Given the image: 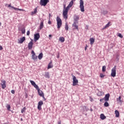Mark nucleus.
Wrapping results in <instances>:
<instances>
[{
  "instance_id": "nucleus-15",
  "label": "nucleus",
  "mask_w": 124,
  "mask_h": 124,
  "mask_svg": "<svg viewBox=\"0 0 124 124\" xmlns=\"http://www.w3.org/2000/svg\"><path fill=\"white\" fill-rule=\"evenodd\" d=\"M30 82L32 86H33L34 88L35 89H38V86L35 84V82L32 80H30Z\"/></svg>"
},
{
  "instance_id": "nucleus-37",
  "label": "nucleus",
  "mask_w": 124,
  "mask_h": 124,
  "mask_svg": "<svg viewBox=\"0 0 124 124\" xmlns=\"http://www.w3.org/2000/svg\"><path fill=\"white\" fill-rule=\"evenodd\" d=\"M105 76L104 75H103V74H100V77H101V78H104V77H105Z\"/></svg>"
},
{
  "instance_id": "nucleus-33",
  "label": "nucleus",
  "mask_w": 124,
  "mask_h": 124,
  "mask_svg": "<svg viewBox=\"0 0 124 124\" xmlns=\"http://www.w3.org/2000/svg\"><path fill=\"white\" fill-rule=\"evenodd\" d=\"M65 29L66 31H68V25H67V23L65 24Z\"/></svg>"
},
{
  "instance_id": "nucleus-8",
  "label": "nucleus",
  "mask_w": 124,
  "mask_h": 124,
  "mask_svg": "<svg viewBox=\"0 0 124 124\" xmlns=\"http://www.w3.org/2000/svg\"><path fill=\"white\" fill-rule=\"evenodd\" d=\"M78 83V80L76 78V77L73 76V86H76Z\"/></svg>"
},
{
  "instance_id": "nucleus-24",
  "label": "nucleus",
  "mask_w": 124,
  "mask_h": 124,
  "mask_svg": "<svg viewBox=\"0 0 124 124\" xmlns=\"http://www.w3.org/2000/svg\"><path fill=\"white\" fill-rule=\"evenodd\" d=\"M100 119L101 120H105L106 119V116L104 115L103 114H100Z\"/></svg>"
},
{
  "instance_id": "nucleus-2",
  "label": "nucleus",
  "mask_w": 124,
  "mask_h": 124,
  "mask_svg": "<svg viewBox=\"0 0 124 124\" xmlns=\"http://www.w3.org/2000/svg\"><path fill=\"white\" fill-rule=\"evenodd\" d=\"M56 21L57 22V29H61V27H62V19L61 18H60V17L57 16Z\"/></svg>"
},
{
  "instance_id": "nucleus-38",
  "label": "nucleus",
  "mask_w": 124,
  "mask_h": 124,
  "mask_svg": "<svg viewBox=\"0 0 124 124\" xmlns=\"http://www.w3.org/2000/svg\"><path fill=\"white\" fill-rule=\"evenodd\" d=\"M48 24L49 25H51V24H52V22H51V20H50V19H49V20L48 21Z\"/></svg>"
},
{
  "instance_id": "nucleus-32",
  "label": "nucleus",
  "mask_w": 124,
  "mask_h": 124,
  "mask_svg": "<svg viewBox=\"0 0 124 124\" xmlns=\"http://www.w3.org/2000/svg\"><path fill=\"white\" fill-rule=\"evenodd\" d=\"M104 106L105 107H108L109 106V103H108V102H107V101H106V102H105V103H104Z\"/></svg>"
},
{
  "instance_id": "nucleus-3",
  "label": "nucleus",
  "mask_w": 124,
  "mask_h": 124,
  "mask_svg": "<svg viewBox=\"0 0 124 124\" xmlns=\"http://www.w3.org/2000/svg\"><path fill=\"white\" fill-rule=\"evenodd\" d=\"M79 8L81 12H85V8L84 6V1L83 0H80L79 1Z\"/></svg>"
},
{
  "instance_id": "nucleus-28",
  "label": "nucleus",
  "mask_w": 124,
  "mask_h": 124,
  "mask_svg": "<svg viewBox=\"0 0 124 124\" xmlns=\"http://www.w3.org/2000/svg\"><path fill=\"white\" fill-rule=\"evenodd\" d=\"M32 60H34V61H35L37 60V56H36V55H32Z\"/></svg>"
},
{
  "instance_id": "nucleus-14",
  "label": "nucleus",
  "mask_w": 124,
  "mask_h": 124,
  "mask_svg": "<svg viewBox=\"0 0 124 124\" xmlns=\"http://www.w3.org/2000/svg\"><path fill=\"white\" fill-rule=\"evenodd\" d=\"M40 37V35H39V33L35 34L34 37L35 41H37V40L39 39Z\"/></svg>"
},
{
  "instance_id": "nucleus-26",
  "label": "nucleus",
  "mask_w": 124,
  "mask_h": 124,
  "mask_svg": "<svg viewBox=\"0 0 124 124\" xmlns=\"http://www.w3.org/2000/svg\"><path fill=\"white\" fill-rule=\"evenodd\" d=\"M117 101H119V102L122 103V102H123V101H122V96H120L118 98H117Z\"/></svg>"
},
{
  "instance_id": "nucleus-44",
  "label": "nucleus",
  "mask_w": 124,
  "mask_h": 124,
  "mask_svg": "<svg viewBox=\"0 0 124 124\" xmlns=\"http://www.w3.org/2000/svg\"><path fill=\"white\" fill-rule=\"evenodd\" d=\"M25 98H28V94H26V95H25Z\"/></svg>"
},
{
  "instance_id": "nucleus-7",
  "label": "nucleus",
  "mask_w": 124,
  "mask_h": 124,
  "mask_svg": "<svg viewBox=\"0 0 124 124\" xmlns=\"http://www.w3.org/2000/svg\"><path fill=\"white\" fill-rule=\"evenodd\" d=\"M47 2H49V0H41L40 1V4L42 6H46Z\"/></svg>"
},
{
  "instance_id": "nucleus-47",
  "label": "nucleus",
  "mask_w": 124,
  "mask_h": 124,
  "mask_svg": "<svg viewBox=\"0 0 124 124\" xmlns=\"http://www.w3.org/2000/svg\"><path fill=\"white\" fill-rule=\"evenodd\" d=\"M49 37H52V35L49 34Z\"/></svg>"
},
{
  "instance_id": "nucleus-12",
  "label": "nucleus",
  "mask_w": 124,
  "mask_h": 124,
  "mask_svg": "<svg viewBox=\"0 0 124 124\" xmlns=\"http://www.w3.org/2000/svg\"><path fill=\"white\" fill-rule=\"evenodd\" d=\"M1 85L2 89H4L5 88H6V81L5 80H2Z\"/></svg>"
},
{
  "instance_id": "nucleus-9",
  "label": "nucleus",
  "mask_w": 124,
  "mask_h": 124,
  "mask_svg": "<svg viewBox=\"0 0 124 124\" xmlns=\"http://www.w3.org/2000/svg\"><path fill=\"white\" fill-rule=\"evenodd\" d=\"M42 105H43V101H40L38 102V106H37V109L38 110H42V108H41V107L42 106Z\"/></svg>"
},
{
  "instance_id": "nucleus-18",
  "label": "nucleus",
  "mask_w": 124,
  "mask_h": 124,
  "mask_svg": "<svg viewBox=\"0 0 124 124\" xmlns=\"http://www.w3.org/2000/svg\"><path fill=\"white\" fill-rule=\"evenodd\" d=\"M26 40V37H23L22 38H20V40L18 41V43L20 44H22L23 42H24Z\"/></svg>"
},
{
  "instance_id": "nucleus-34",
  "label": "nucleus",
  "mask_w": 124,
  "mask_h": 124,
  "mask_svg": "<svg viewBox=\"0 0 124 124\" xmlns=\"http://www.w3.org/2000/svg\"><path fill=\"white\" fill-rule=\"evenodd\" d=\"M25 111H26V107L23 108L21 109V113L23 114V113H24Z\"/></svg>"
},
{
  "instance_id": "nucleus-52",
  "label": "nucleus",
  "mask_w": 124,
  "mask_h": 124,
  "mask_svg": "<svg viewBox=\"0 0 124 124\" xmlns=\"http://www.w3.org/2000/svg\"><path fill=\"white\" fill-rule=\"evenodd\" d=\"M50 16H50V14H49V19H50Z\"/></svg>"
},
{
  "instance_id": "nucleus-42",
  "label": "nucleus",
  "mask_w": 124,
  "mask_h": 124,
  "mask_svg": "<svg viewBox=\"0 0 124 124\" xmlns=\"http://www.w3.org/2000/svg\"><path fill=\"white\" fill-rule=\"evenodd\" d=\"M103 100H104V98H102V99H100V102H102V101H103Z\"/></svg>"
},
{
  "instance_id": "nucleus-13",
  "label": "nucleus",
  "mask_w": 124,
  "mask_h": 124,
  "mask_svg": "<svg viewBox=\"0 0 124 124\" xmlns=\"http://www.w3.org/2000/svg\"><path fill=\"white\" fill-rule=\"evenodd\" d=\"M36 13H37V8H35L33 9V11L31 13V16H34V15H36Z\"/></svg>"
},
{
  "instance_id": "nucleus-50",
  "label": "nucleus",
  "mask_w": 124,
  "mask_h": 124,
  "mask_svg": "<svg viewBox=\"0 0 124 124\" xmlns=\"http://www.w3.org/2000/svg\"><path fill=\"white\" fill-rule=\"evenodd\" d=\"M93 98H91V101H92Z\"/></svg>"
},
{
  "instance_id": "nucleus-53",
  "label": "nucleus",
  "mask_w": 124,
  "mask_h": 124,
  "mask_svg": "<svg viewBox=\"0 0 124 124\" xmlns=\"http://www.w3.org/2000/svg\"><path fill=\"white\" fill-rule=\"evenodd\" d=\"M6 5H7V4H6Z\"/></svg>"
},
{
  "instance_id": "nucleus-51",
  "label": "nucleus",
  "mask_w": 124,
  "mask_h": 124,
  "mask_svg": "<svg viewBox=\"0 0 124 124\" xmlns=\"http://www.w3.org/2000/svg\"><path fill=\"white\" fill-rule=\"evenodd\" d=\"M21 121H23V119L21 118Z\"/></svg>"
},
{
  "instance_id": "nucleus-25",
  "label": "nucleus",
  "mask_w": 124,
  "mask_h": 124,
  "mask_svg": "<svg viewBox=\"0 0 124 124\" xmlns=\"http://www.w3.org/2000/svg\"><path fill=\"white\" fill-rule=\"evenodd\" d=\"M38 58L39 60H41L43 58V53H41L40 54L38 55Z\"/></svg>"
},
{
  "instance_id": "nucleus-49",
  "label": "nucleus",
  "mask_w": 124,
  "mask_h": 124,
  "mask_svg": "<svg viewBox=\"0 0 124 124\" xmlns=\"http://www.w3.org/2000/svg\"><path fill=\"white\" fill-rule=\"evenodd\" d=\"M1 26V23L0 22V27Z\"/></svg>"
},
{
  "instance_id": "nucleus-46",
  "label": "nucleus",
  "mask_w": 124,
  "mask_h": 124,
  "mask_svg": "<svg viewBox=\"0 0 124 124\" xmlns=\"http://www.w3.org/2000/svg\"><path fill=\"white\" fill-rule=\"evenodd\" d=\"M88 47V46H86V47H85V51L87 50V47Z\"/></svg>"
},
{
  "instance_id": "nucleus-29",
  "label": "nucleus",
  "mask_w": 124,
  "mask_h": 124,
  "mask_svg": "<svg viewBox=\"0 0 124 124\" xmlns=\"http://www.w3.org/2000/svg\"><path fill=\"white\" fill-rule=\"evenodd\" d=\"M45 78H50L49 73H46L45 74Z\"/></svg>"
},
{
  "instance_id": "nucleus-21",
  "label": "nucleus",
  "mask_w": 124,
  "mask_h": 124,
  "mask_svg": "<svg viewBox=\"0 0 124 124\" xmlns=\"http://www.w3.org/2000/svg\"><path fill=\"white\" fill-rule=\"evenodd\" d=\"M115 114L116 115L115 117H116V118H119V117H120V112L117 110L115 111Z\"/></svg>"
},
{
  "instance_id": "nucleus-40",
  "label": "nucleus",
  "mask_w": 124,
  "mask_h": 124,
  "mask_svg": "<svg viewBox=\"0 0 124 124\" xmlns=\"http://www.w3.org/2000/svg\"><path fill=\"white\" fill-rule=\"evenodd\" d=\"M11 93H13V94H14V93H15V91L13 90L11 91Z\"/></svg>"
},
{
  "instance_id": "nucleus-35",
  "label": "nucleus",
  "mask_w": 124,
  "mask_h": 124,
  "mask_svg": "<svg viewBox=\"0 0 124 124\" xmlns=\"http://www.w3.org/2000/svg\"><path fill=\"white\" fill-rule=\"evenodd\" d=\"M7 110H8V111H10V108H11L10 105H8L7 106Z\"/></svg>"
},
{
  "instance_id": "nucleus-1",
  "label": "nucleus",
  "mask_w": 124,
  "mask_h": 124,
  "mask_svg": "<svg viewBox=\"0 0 124 124\" xmlns=\"http://www.w3.org/2000/svg\"><path fill=\"white\" fill-rule=\"evenodd\" d=\"M73 0H72L69 5L66 7V9L64 10V14L66 15L67 13H68V11L70 9V7H72V5H73Z\"/></svg>"
},
{
  "instance_id": "nucleus-19",
  "label": "nucleus",
  "mask_w": 124,
  "mask_h": 124,
  "mask_svg": "<svg viewBox=\"0 0 124 124\" xmlns=\"http://www.w3.org/2000/svg\"><path fill=\"white\" fill-rule=\"evenodd\" d=\"M52 61H51L49 63V64L48 65V67H47V69H50V68H52V67H53V64H52Z\"/></svg>"
},
{
  "instance_id": "nucleus-11",
  "label": "nucleus",
  "mask_w": 124,
  "mask_h": 124,
  "mask_svg": "<svg viewBox=\"0 0 124 124\" xmlns=\"http://www.w3.org/2000/svg\"><path fill=\"white\" fill-rule=\"evenodd\" d=\"M8 7H11L12 8H13L14 9H15V10H19V11H26L25 10H24L23 9H19V8L14 7L11 6V4L8 5Z\"/></svg>"
},
{
  "instance_id": "nucleus-16",
  "label": "nucleus",
  "mask_w": 124,
  "mask_h": 124,
  "mask_svg": "<svg viewBox=\"0 0 124 124\" xmlns=\"http://www.w3.org/2000/svg\"><path fill=\"white\" fill-rule=\"evenodd\" d=\"M109 97H110V94H109V93L106 94L105 95V97L104 98L105 101H108Z\"/></svg>"
},
{
  "instance_id": "nucleus-43",
  "label": "nucleus",
  "mask_w": 124,
  "mask_h": 124,
  "mask_svg": "<svg viewBox=\"0 0 124 124\" xmlns=\"http://www.w3.org/2000/svg\"><path fill=\"white\" fill-rule=\"evenodd\" d=\"M2 49H3V48H2V46H0V50H2Z\"/></svg>"
},
{
  "instance_id": "nucleus-36",
  "label": "nucleus",
  "mask_w": 124,
  "mask_h": 124,
  "mask_svg": "<svg viewBox=\"0 0 124 124\" xmlns=\"http://www.w3.org/2000/svg\"><path fill=\"white\" fill-rule=\"evenodd\" d=\"M118 36L120 37V38H123V37H124V36L122 35V34H121V33H119L118 34Z\"/></svg>"
},
{
  "instance_id": "nucleus-27",
  "label": "nucleus",
  "mask_w": 124,
  "mask_h": 124,
  "mask_svg": "<svg viewBox=\"0 0 124 124\" xmlns=\"http://www.w3.org/2000/svg\"><path fill=\"white\" fill-rule=\"evenodd\" d=\"M59 41H60L61 42H64V37H60L59 38Z\"/></svg>"
},
{
  "instance_id": "nucleus-31",
  "label": "nucleus",
  "mask_w": 124,
  "mask_h": 124,
  "mask_svg": "<svg viewBox=\"0 0 124 124\" xmlns=\"http://www.w3.org/2000/svg\"><path fill=\"white\" fill-rule=\"evenodd\" d=\"M21 32L22 34H24L26 32V29H25V28H23L21 29Z\"/></svg>"
},
{
  "instance_id": "nucleus-30",
  "label": "nucleus",
  "mask_w": 124,
  "mask_h": 124,
  "mask_svg": "<svg viewBox=\"0 0 124 124\" xmlns=\"http://www.w3.org/2000/svg\"><path fill=\"white\" fill-rule=\"evenodd\" d=\"M102 71L103 72H105L106 71V66H103L102 67Z\"/></svg>"
},
{
  "instance_id": "nucleus-39",
  "label": "nucleus",
  "mask_w": 124,
  "mask_h": 124,
  "mask_svg": "<svg viewBox=\"0 0 124 124\" xmlns=\"http://www.w3.org/2000/svg\"><path fill=\"white\" fill-rule=\"evenodd\" d=\"M31 54H32V55H35V53H34V51L33 50L31 51Z\"/></svg>"
},
{
  "instance_id": "nucleus-41",
  "label": "nucleus",
  "mask_w": 124,
  "mask_h": 124,
  "mask_svg": "<svg viewBox=\"0 0 124 124\" xmlns=\"http://www.w3.org/2000/svg\"><path fill=\"white\" fill-rule=\"evenodd\" d=\"M27 35H30V31H27Z\"/></svg>"
},
{
  "instance_id": "nucleus-5",
  "label": "nucleus",
  "mask_w": 124,
  "mask_h": 124,
  "mask_svg": "<svg viewBox=\"0 0 124 124\" xmlns=\"http://www.w3.org/2000/svg\"><path fill=\"white\" fill-rule=\"evenodd\" d=\"M66 9V5H65V4H64L62 15H63V17L64 19H65V20H67V18H68V13H67V14L66 15L64 14V10H65Z\"/></svg>"
},
{
  "instance_id": "nucleus-6",
  "label": "nucleus",
  "mask_w": 124,
  "mask_h": 124,
  "mask_svg": "<svg viewBox=\"0 0 124 124\" xmlns=\"http://www.w3.org/2000/svg\"><path fill=\"white\" fill-rule=\"evenodd\" d=\"M116 68H117V66H114V67H113L112 69H111V72L110 74V76H111V77H116Z\"/></svg>"
},
{
  "instance_id": "nucleus-48",
  "label": "nucleus",
  "mask_w": 124,
  "mask_h": 124,
  "mask_svg": "<svg viewBox=\"0 0 124 124\" xmlns=\"http://www.w3.org/2000/svg\"><path fill=\"white\" fill-rule=\"evenodd\" d=\"M57 57L58 58V59H59V58H60V55L57 56Z\"/></svg>"
},
{
  "instance_id": "nucleus-45",
  "label": "nucleus",
  "mask_w": 124,
  "mask_h": 124,
  "mask_svg": "<svg viewBox=\"0 0 124 124\" xmlns=\"http://www.w3.org/2000/svg\"><path fill=\"white\" fill-rule=\"evenodd\" d=\"M58 124H62V122L61 121L59 122Z\"/></svg>"
},
{
  "instance_id": "nucleus-10",
  "label": "nucleus",
  "mask_w": 124,
  "mask_h": 124,
  "mask_svg": "<svg viewBox=\"0 0 124 124\" xmlns=\"http://www.w3.org/2000/svg\"><path fill=\"white\" fill-rule=\"evenodd\" d=\"M37 90H38V93L39 95H40V96H42V97H43V98H45L44 97V93H43V92H42V91L40 90V89H39V88H38V89Z\"/></svg>"
},
{
  "instance_id": "nucleus-20",
  "label": "nucleus",
  "mask_w": 124,
  "mask_h": 124,
  "mask_svg": "<svg viewBox=\"0 0 124 124\" xmlns=\"http://www.w3.org/2000/svg\"><path fill=\"white\" fill-rule=\"evenodd\" d=\"M89 40L90 41L91 45H93V43H94V38H90Z\"/></svg>"
},
{
  "instance_id": "nucleus-22",
  "label": "nucleus",
  "mask_w": 124,
  "mask_h": 124,
  "mask_svg": "<svg viewBox=\"0 0 124 124\" xmlns=\"http://www.w3.org/2000/svg\"><path fill=\"white\" fill-rule=\"evenodd\" d=\"M43 27H44V23L43 21H42L40 24V30H42V29H43Z\"/></svg>"
},
{
  "instance_id": "nucleus-4",
  "label": "nucleus",
  "mask_w": 124,
  "mask_h": 124,
  "mask_svg": "<svg viewBox=\"0 0 124 124\" xmlns=\"http://www.w3.org/2000/svg\"><path fill=\"white\" fill-rule=\"evenodd\" d=\"M78 17H76L74 18V24H73V27L75 30H77L78 29Z\"/></svg>"
},
{
  "instance_id": "nucleus-23",
  "label": "nucleus",
  "mask_w": 124,
  "mask_h": 124,
  "mask_svg": "<svg viewBox=\"0 0 124 124\" xmlns=\"http://www.w3.org/2000/svg\"><path fill=\"white\" fill-rule=\"evenodd\" d=\"M110 24L111 22H108V23L103 28V30H105V29H107V28H109L110 27Z\"/></svg>"
},
{
  "instance_id": "nucleus-17",
  "label": "nucleus",
  "mask_w": 124,
  "mask_h": 124,
  "mask_svg": "<svg viewBox=\"0 0 124 124\" xmlns=\"http://www.w3.org/2000/svg\"><path fill=\"white\" fill-rule=\"evenodd\" d=\"M32 45H33V43H32V41H31L28 44V49L29 50H31V49H32Z\"/></svg>"
}]
</instances>
